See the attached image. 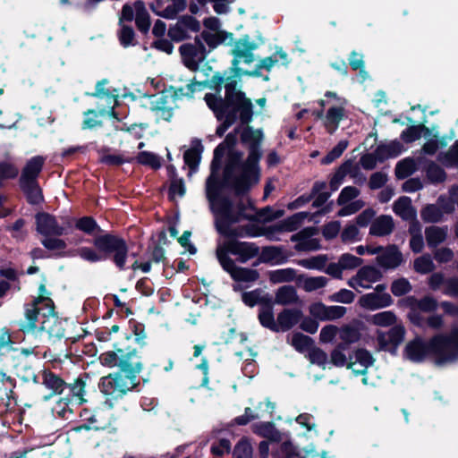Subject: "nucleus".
<instances>
[{"label":"nucleus","instance_id":"1a4fd4ad","mask_svg":"<svg viewBox=\"0 0 458 458\" xmlns=\"http://www.w3.org/2000/svg\"><path fill=\"white\" fill-rule=\"evenodd\" d=\"M93 244L100 252L114 253L113 260L115 266L121 270L125 268L128 248L122 238L107 233L96 237Z\"/></svg>","mask_w":458,"mask_h":458},{"label":"nucleus","instance_id":"9b49d317","mask_svg":"<svg viewBox=\"0 0 458 458\" xmlns=\"http://www.w3.org/2000/svg\"><path fill=\"white\" fill-rule=\"evenodd\" d=\"M135 20L138 30L142 33H147L150 28V17L146 9L145 4L141 0H138L133 4H125L123 6L120 23L123 21H131Z\"/></svg>","mask_w":458,"mask_h":458},{"label":"nucleus","instance_id":"b1692460","mask_svg":"<svg viewBox=\"0 0 458 458\" xmlns=\"http://www.w3.org/2000/svg\"><path fill=\"white\" fill-rule=\"evenodd\" d=\"M377 264L384 269H395L403 261V254L395 245H389L383 249L377 256Z\"/></svg>","mask_w":458,"mask_h":458},{"label":"nucleus","instance_id":"4c0bfd02","mask_svg":"<svg viewBox=\"0 0 458 458\" xmlns=\"http://www.w3.org/2000/svg\"><path fill=\"white\" fill-rule=\"evenodd\" d=\"M425 234L428 245L436 247L445 240L447 229L433 225L426 229Z\"/></svg>","mask_w":458,"mask_h":458},{"label":"nucleus","instance_id":"cd10ccee","mask_svg":"<svg viewBox=\"0 0 458 458\" xmlns=\"http://www.w3.org/2000/svg\"><path fill=\"white\" fill-rule=\"evenodd\" d=\"M281 62L283 64H288V55L282 48H276L272 56L261 59L257 64V69L254 72H249L248 75H259L261 69L271 70L277 63Z\"/></svg>","mask_w":458,"mask_h":458},{"label":"nucleus","instance_id":"774afa93","mask_svg":"<svg viewBox=\"0 0 458 458\" xmlns=\"http://www.w3.org/2000/svg\"><path fill=\"white\" fill-rule=\"evenodd\" d=\"M234 458H252V447L246 439L241 440L234 447Z\"/></svg>","mask_w":458,"mask_h":458},{"label":"nucleus","instance_id":"5fc2aeb1","mask_svg":"<svg viewBox=\"0 0 458 458\" xmlns=\"http://www.w3.org/2000/svg\"><path fill=\"white\" fill-rule=\"evenodd\" d=\"M151 110L155 113L157 119H160V117L169 120L172 117L171 108H166L164 106V98L158 97H154L151 101Z\"/></svg>","mask_w":458,"mask_h":458},{"label":"nucleus","instance_id":"a211bd4d","mask_svg":"<svg viewBox=\"0 0 458 458\" xmlns=\"http://www.w3.org/2000/svg\"><path fill=\"white\" fill-rule=\"evenodd\" d=\"M405 330L403 326L393 327L388 332H377V339L380 350L395 353L398 346L404 339Z\"/></svg>","mask_w":458,"mask_h":458},{"label":"nucleus","instance_id":"0eeeda50","mask_svg":"<svg viewBox=\"0 0 458 458\" xmlns=\"http://www.w3.org/2000/svg\"><path fill=\"white\" fill-rule=\"evenodd\" d=\"M228 254L236 256L238 261L245 263L259 254V248L252 242H238L235 240L218 242L216 255L221 266L223 259L233 261Z\"/></svg>","mask_w":458,"mask_h":458},{"label":"nucleus","instance_id":"49530a36","mask_svg":"<svg viewBox=\"0 0 458 458\" xmlns=\"http://www.w3.org/2000/svg\"><path fill=\"white\" fill-rule=\"evenodd\" d=\"M369 321L375 326L386 327L396 322V316L393 311L386 310L372 315Z\"/></svg>","mask_w":458,"mask_h":458},{"label":"nucleus","instance_id":"052dcab7","mask_svg":"<svg viewBox=\"0 0 458 458\" xmlns=\"http://www.w3.org/2000/svg\"><path fill=\"white\" fill-rule=\"evenodd\" d=\"M347 147V140H340L337 145L334 147L333 149L329 151L326 157H323L322 164L328 165L334 162L335 159L342 156Z\"/></svg>","mask_w":458,"mask_h":458},{"label":"nucleus","instance_id":"a19ab883","mask_svg":"<svg viewBox=\"0 0 458 458\" xmlns=\"http://www.w3.org/2000/svg\"><path fill=\"white\" fill-rule=\"evenodd\" d=\"M327 183L325 182H316L312 187L311 197L314 198L313 206L319 208L323 206L330 197V193L325 191Z\"/></svg>","mask_w":458,"mask_h":458},{"label":"nucleus","instance_id":"f3484780","mask_svg":"<svg viewBox=\"0 0 458 458\" xmlns=\"http://www.w3.org/2000/svg\"><path fill=\"white\" fill-rule=\"evenodd\" d=\"M221 267L225 271L230 274L231 277L236 282V284L233 285V289L234 291H240L242 289V283H253L259 277V272L257 270L237 267L234 261L223 259Z\"/></svg>","mask_w":458,"mask_h":458},{"label":"nucleus","instance_id":"7c9ffc66","mask_svg":"<svg viewBox=\"0 0 458 458\" xmlns=\"http://www.w3.org/2000/svg\"><path fill=\"white\" fill-rule=\"evenodd\" d=\"M44 161V157L40 156H37L30 159L22 171L21 182L36 181V178L42 169Z\"/></svg>","mask_w":458,"mask_h":458},{"label":"nucleus","instance_id":"f257e3e1","mask_svg":"<svg viewBox=\"0 0 458 458\" xmlns=\"http://www.w3.org/2000/svg\"><path fill=\"white\" fill-rule=\"evenodd\" d=\"M240 129H235L226 135L224 142L220 143L214 151L211 162V173L206 182V197L209 202V208L215 216V226L217 232L225 237L242 236V231L232 225L248 217L245 214L246 206L242 202L234 203L221 196L222 183L219 181L218 172L221 167L222 158L228 154V162L225 169V180L234 189L236 177L241 176L240 165L242 153L233 150L238 140Z\"/></svg>","mask_w":458,"mask_h":458},{"label":"nucleus","instance_id":"aec40b11","mask_svg":"<svg viewBox=\"0 0 458 458\" xmlns=\"http://www.w3.org/2000/svg\"><path fill=\"white\" fill-rule=\"evenodd\" d=\"M362 262L363 260L359 257L350 253H344L339 257L337 262L330 263L325 269V272L334 278L341 279L344 270L357 268Z\"/></svg>","mask_w":458,"mask_h":458},{"label":"nucleus","instance_id":"de8ad7c7","mask_svg":"<svg viewBox=\"0 0 458 458\" xmlns=\"http://www.w3.org/2000/svg\"><path fill=\"white\" fill-rule=\"evenodd\" d=\"M415 170V161L411 158H405L397 163L395 167V175L399 179H404L412 174Z\"/></svg>","mask_w":458,"mask_h":458},{"label":"nucleus","instance_id":"ea45409f","mask_svg":"<svg viewBox=\"0 0 458 458\" xmlns=\"http://www.w3.org/2000/svg\"><path fill=\"white\" fill-rule=\"evenodd\" d=\"M21 187L27 195V199L31 204H38L42 200L41 190L36 181L21 182Z\"/></svg>","mask_w":458,"mask_h":458},{"label":"nucleus","instance_id":"bb28decb","mask_svg":"<svg viewBox=\"0 0 458 458\" xmlns=\"http://www.w3.org/2000/svg\"><path fill=\"white\" fill-rule=\"evenodd\" d=\"M394 228V223L391 216L382 215L375 218L369 228V234L382 237L389 235Z\"/></svg>","mask_w":458,"mask_h":458},{"label":"nucleus","instance_id":"603ef678","mask_svg":"<svg viewBox=\"0 0 458 458\" xmlns=\"http://www.w3.org/2000/svg\"><path fill=\"white\" fill-rule=\"evenodd\" d=\"M438 160L445 166L458 167V140L454 142L452 148L445 153H440Z\"/></svg>","mask_w":458,"mask_h":458},{"label":"nucleus","instance_id":"e2e57ef3","mask_svg":"<svg viewBox=\"0 0 458 458\" xmlns=\"http://www.w3.org/2000/svg\"><path fill=\"white\" fill-rule=\"evenodd\" d=\"M424 128L422 125L410 126L402 132L401 139L406 143L413 142L421 137Z\"/></svg>","mask_w":458,"mask_h":458},{"label":"nucleus","instance_id":"79ce46f5","mask_svg":"<svg viewBox=\"0 0 458 458\" xmlns=\"http://www.w3.org/2000/svg\"><path fill=\"white\" fill-rule=\"evenodd\" d=\"M296 277L295 269L290 267L276 269L269 273V280L273 284L292 282L295 280Z\"/></svg>","mask_w":458,"mask_h":458},{"label":"nucleus","instance_id":"338daca9","mask_svg":"<svg viewBox=\"0 0 458 458\" xmlns=\"http://www.w3.org/2000/svg\"><path fill=\"white\" fill-rule=\"evenodd\" d=\"M299 454H296L295 447L293 444L288 441L282 443L278 449L273 454L275 458H293L294 456H299Z\"/></svg>","mask_w":458,"mask_h":458},{"label":"nucleus","instance_id":"09e8293b","mask_svg":"<svg viewBox=\"0 0 458 458\" xmlns=\"http://www.w3.org/2000/svg\"><path fill=\"white\" fill-rule=\"evenodd\" d=\"M339 337L342 344L347 347L348 344L356 343L360 337L359 330L351 326H344L339 328Z\"/></svg>","mask_w":458,"mask_h":458},{"label":"nucleus","instance_id":"473e14b6","mask_svg":"<svg viewBox=\"0 0 458 458\" xmlns=\"http://www.w3.org/2000/svg\"><path fill=\"white\" fill-rule=\"evenodd\" d=\"M394 212L404 220L413 219L416 212L411 206V200L409 197L403 196L399 198L393 207Z\"/></svg>","mask_w":458,"mask_h":458},{"label":"nucleus","instance_id":"a18cd8bd","mask_svg":"<svg viewBox=\"0 0 458 458\" xmlns=\"http://www.w3.org/2000/svg\"><path fill=\"white\" fill-rule=\"evenodd\" d=\"M291 345L299 352L309 351L312 346V339L301 333H294L289 339Z\"/></svg>","mask_w":458,"mask_h":458},{"label":"nucleus","instance_id":"7ed1b4c3","mask_svg":"<svg viewBox=\"0 0 458 458\" xmlns=\"http://www.w3.org/2000/svg\"><path fill=\"white\" fill-rule=\"evenodd\" d=\"M432 354L437 365L454 362L458 359V328L449 336L437 335L428 344L420 338L409 342L404 349V357L413 362L423 361Z\"/></svg>","mask_w":458,"mask_h":458},{"label":"nucleus","instance_id":"bf43d9fd","mask_svg":"<svg viewBox=\"0 0 458 458\" xmlns=\"http://www.w3.org/2000/svg\"><path fill=\"white\" fill-rule=\"evenodd\" d=\"M103 411H98L90 417L87 418L86 420L89 422V425L84 426L85 428H94V429H103L108 427L111 424L110 420H103Z\"/></svg>","mask_w":458,"mask_h":458},{"label":"nucleus","instance_id":"a878e982","mask_svg":"<svg viewBox=\"0 0 458 458\" xmlns=\"http://www.w3.org/2000/svg\"><path fill=\"white\" fill-rule=\"evenodd\" d=\"M302 318V311L299 309H284L277 315L276 332H285L293 327Z\"/></svg>","mask_w":458,"mask_h":458},{"label":"nucleus","instance_id":"c756f323","mask_svg":"<svg viewBox=\"0 0 458 458\" xmlns=\"http://www.w3.org/2000/svg\"><path fill=\"white\" fill-rule=\"evenodd\" d=\"M286 259L283 248L278 246L265 247L260 253V260L264 263L281 265L284 264Z\"/></svg>","mask_w":458,"mask_h":458},{"label":"nucleus","instance_id":"864d4df0","mask_svg":"<svg viewBox=\"0 0 458 458\" xmlns=\"http://www.w3.org/2000/svg\"><path fill=\"white\" fill-rule=\"evenodd\" d=\"M444 216L442 209L437 205H428L421 211V218L425 222L436 223L441 221Z\"/></svg>","mask_w":458,"mask_h":458},{"label":"nucleus","instance_id":"72a5a7b5","mask_svg":"<svg viewBox=\"0 0 458 458\" xmlns=\"http://www.w3.org/2000/svg\"><path fill=\"white\" fill-rule=\"evenodd\" d=\"M299 297L295 288L292 285H284L277 289L275 295V302L281 305L295 304Z\"/></svg>","mask_w":458,"mask_h":458},{"label":"nucleus","instance_id":"393cba45","mask_svg":"<svg viewBox=\"0 0 458 458\" xmlns=\"http://www.w3.org/2000/svg\"><path fill=\"white\" fill-rule=\"evenodd\" d=\"M374 359L369 352L364 349L357 350L353 356L350 357L348 368L355 375H364L367 369L372 366Z\"/></svg>","mask_w":458,"mask_h":458},{"label":"nucleus","instance_id":"5701e85b","mask_svg":"<svg viewBox=\"0 0 458 458\" xmlns=\"http://www.w3.org/2000/svg\"><path fill=\"white\" fill-rule=\"evenodd\" d=\"M37 231L43 236H61L65 233V227L60 225L55 217L47 213L36 216Z\"/></svg>","mask_w":458,"mask_h":458},{"label":"nucleus","instance_id":"c03bdc74","mask_svg":"<svg viewBox=\"0 0 458 458\" xmlns=\"http://www.w3.org/2000/svg\"><path fill=\"white\" fill-rule=\"evenodd\" d=\"M43 385L52 391V394H61L65 387L64 380L53 373H45Z\"/></svg>","mask_w":458,"mask_h":458},{"label":"nucleus","instance_id":"ddd939ff","mask_svg":"<svg viewBox=\"0 0 458 458\" xmlns=\"http://www.w3.org/2000/svg\"><path fill=\"white\" fill-rule=\"evenodd\" d=\"M360 194V191L354 186L343 188L336 200L337 205L342 207L337 212V216H348L360 210L365 206V202L357 199Z\"/></svg>","mask_w":458,"mask_h":458},{"label":"nucleus","instance_id":"f03ea898","mask_svg":"<svg viewBox=\"0 0 458 458\" xmlns=\"http://www.w3.org/2000/svg\"><path fill=\"white\" fill-rule=\"evenodd\" d=\"M236 85L235 80H225V99L211 93L205 96V101L208 107L219 121H223V123L216 129V134L220 137L237 119L242 123H248L253 115L250 99L247 98L243 92L238 90Z\"/></svg>","mask_w":458,"mask_h":458},{"label":"nucleus","instance_id":"8fccbe9b","mask_svg":"<svg viewBox=\"0 0 458 458\" xmlns=\"http://www.w3.org/2000/svg\"><path fill=\"white\" fill-rule=\"evenodd\" d=\"M242 300L247 306L254 307L264 301L270 300V298H268V294H263V292L260 289H256L243 293Z\"/></svg>","mask_w":458,"mask_h":458},{"label":"nucleus","instance_id":"13d9d810","mask_svg":"<svg viewBox=\"0 0 458 458\" xmlns=\"http://www.w3.org/2000/svg\"><path fill=\"white\" fill-rule=\"evenodd\" d=\"M308 357L312 364H316L323 369H325L326 365L328 363L327 354L318 347H311L309 350Z\"/></svg>","mask_w":458,"mask_h":458},{"label":"nucleus","instance_id":"423d86ee","mask_svg":"<svg viewBox=\"0 0 458 458\" xmlns=\"http://www.w3.org/2000/svg\"><path fill=\"white\" fill-rule=\"evenodd\" d=\"M262 41L250 38L245 35L237 40L233 38L231 55H233L232 66L237 75L247 74L248 72L240 67V64H251L255 60L254 51L259 48Z\"/></svg>","mask_w":458,"mask_h":458},{"label":"nucleus","instance_id":"3c124183","mask_svg":"<svg viewBox=\"0 0 458 458\" xmlns=\"http://www.w3.org/2000/svg\"><path fill=\"white\" fill-rule=\"evenodd\" d=\"M139 164L143 165H148L153 169H158L161 166L160 157L148 151H142L138 154L136 157H134Z\"/></svg>","mask_w":458,"mask_h":458},{"label":"nucleus","instance_id":"69168bd1","mask_svg":"<svg viewBox=\"0 0 458 458\" xmlns=\"http://www.w3.org/2000/svg\"><path fill=\"white\" fill-rule=\"evenodd\" d=\"M435 268L430 256H421L414 260V269L420 274H428Z\"/></svg>","mask_w":458,"mask_h":458},{"label":"nucleus","instance_id":"dca6fc26","mask_svg":"<svg viewBox=\"0 0 458 458\" xmlns=\"http://www.w3.org/2000/svg\"><path fill=\"white\" fill-rule=\"evenodd\" d=\"M382 278V273L374 266H363L357 273L349 278L348 285L357 292L369 289L372 284Z\"/></svg>","mask_w":458,"mask_h":458},{"label":"nucleus","instance_id":"412c9836","mask_svg":"<svg viewBox=\"0 0 458 458\" xmlns=\"http://www.w3.org/2000/svg\"><path fill=\"white\" fill-rule=\"evenodd\" d=\"M100 391L113 398H118L130 389L126 379L120 374L109 375L101 378Z\"/></svg>","mask_w":458,"mask_h":458},{"label":"nucleus","instance_id":"6ab92c4d","mask_svg":"<svg viewBox=\"0 0 458 458\" xmlns=\"http://www.w3.org/2000/svg\"><path fill=\"white\" fill-rule=\"evenodd\" d=\"M46 332L49 337L61 338L64 335L62 320L56 316L54 310V303L47 307L46 314H42L40 327L38 329V336Z\"/></svg>","mask_w":458,"mask_h":458},{"label":"nucleus","instance_id":"0e129e2a","mask_svg":"<svg viewBox=\"0 0 458 458\" xmlns=\"http://www.w3.org/2000/svg\"><path fill=\"white\" fill-rule=\"evenodd\" d=\"M411 290V285L406 278L394 280L391 284V292L394 296H403Z\"/></svg>","mask_w":458,"mask_h":458},{"label":"nucleus","instance_id":"6e6552de","mask_svg":"<svg viewBox=\"0 0 458 458\" xmlns=\"http://www.w3.org/2000/svg\"><path fill=\"white\" fill-rule=\"evenodd\" d=\"M52 305V300L40 296L31 303L25 305L24 319L20 322V329L25 334H32L38 336V329L42 314H46L47 307Z\"/></svg>","mask_w":458,"mask_h":458},{"label":"nucleus","instance_id":"2f4dec72","mask_svg":"<svg viewBox=\"0 0 458 458\" xmlns=\"http://www.w3.org/2000/svg\"><path fill=\"white\" fill-rule=\"evenodd\" d=\"M297 281L300 286L308 293L314 292L324 288L327 283L328 279L326 276H307L301 275L297 277Z\"/></svg>","mask_w":458,"mask_h":458},{"label":"nucleus","instance_id":"2eb2a0df","mask_svg":"<svg viewBox=\"0 0 458 458\" xmlns=\"http://www.w3.org/2000/svg\"><path fill=\"white\" fill-rule=\"evenodd\" d=\"M358 303L365 310H377L391 306L393 299L386 292V285L379 284L374 288L373 292L363 294L359 299Z\"/></svg>","mask_w":458,"mask_h":458},{"label":"nucleus","instance_id":"c9c22d12","mask_svg":"<svg viewBox=\"0 0 458 458\" xmlns=\"http://www.w3.org/2000/svg\"><path fill=\"white\" fill-rule=\"evenodd\" d=\"M259 320L264 327L276 332L278 327L277 319H275L274 310L271 305H263L259 308Z\"/></svg>","mask_w":458,"mask_h":458},{"label":"nucleus","instance_id":"680f3d73","mask_svg":"<svg viewBox=\"0 0 458 458\" xmlns=\"http://www.w3.org/2000/svg\"><path fill=\"white\" fill-rule=\"evenodd\" d=\"M134 157L123 154H109L101 157V162L109 165H119L124 163H131Z\"/></svg>","mask_w":458,"mask_h":458},{"label":"nucleus","instance_id":"f704fd0d","mask_svg":"<svg viewBox=\"0 0 458 458\" xmlns=\"http://www.w3.org/2000/svg\"><path fill=\"white\" fill-rule=\"evenodd\" d=\"M253 432L271 441L277 442L281 439L280 432L271 422H259L252 426Z\"/></svg>","mask_w":458,"mask_h":458},{"label":"nucleus","instance_id":"f8f14e48","mask_svg":"<svg viewBox=\"0 0 458 458\" xmlns=\"http://www.w3.org/2000/svg\"><path fill=\"white\" fill-rule=\"evenodd\" d=\"M100 359L104 365L108 367L118 366L122 370L129 373H139L142 368L135 352H128L126 357H124L122 350H118L117 352H109L102 354Z\"/></svg>","mask_w":458,"mask_h":458},{"label":"nucleus","instance_id":"20e7f679","mask_svg":"<svg viewBox=\"0 0 458 458\" xmlns=\"http://www.w3.org/2000/svg\"><path fill=\"white\" fill-rule=\"evenodd\" d=\"M241 139L243 143L249 145L250 152L246 161L240 165L241 176L235 178L234 191L238 195L246 192L259 181V161L261 157L259 145L263 140V132L261 130L246 127L241 133Z\"/></svg>","mask_w":458,"mask_h":458},{"label":"nucleus","instance_id":"e433bc0d","mask_svg":"<svg viewBox=\"0 0 458 458\" xmlns=\"http://www.w3.org/2000/svg\"><path fill=\"white\" fill-rule=\"evenodd\" d=\"M327 257L324 254H319L316 256H312L307 259H302L297 261L298 265L306 268L312 270H324L327 268Z\"/></svg>","mask_w":458,"mask_h":458},{"label":"nucleus","instance_id":"58836bf2","mask_svg":"<svg viewBox=\"0 0 458 458\" xmlns=\"http://www.w3.org/2000/svg\"><path fill=\"white\" fill-rule=\"evenodd\" d=\"M309 216L306 212L296 213L279 222L283 232L296 231Z\"/></svg>","mask_w":458,"mask_h":458},{"label":"nucleus","instance_id":"4be33fe9","mask_svg":"<svg viewBox=\"0 0 458 458\" xmlns=\"http://www.w3.org/2000/svg\"><path fill=\"white\" fill-rule=\"evenodd\" d=\"M316 229L307 227L291 236V241L295 242V250L298 251H312L320 249L319 241L314 238Z\"/></svg>","mask_w":458,"mask_h":458},{"label":"nucleus","instance_id":"4468645a","mask_svg":"<svg viewBox=\"0 0 458 458\" xmlns=\"http://www.w3.org/2000/svg\"><path fill=\"white\" fill-rule=\"evenodd\" d=\"M209 52V50L207 51L203 40L199 37L196 38L194 44H183L180 47L182 62L191 71L198 70Z\"/></svg>","mask_w":458,"mask_h":458},{"label":"nucleus","instance_id":"c85d7f7f","mask_svg":"<svg viewBox=\"0 0 458 458\" xmlns=\"http://www.w3.org/2000/svg\"><path fill=\"white\" fill-rule=\"evenodd\" d=\"M403 145L399 141L393 140L379 144L375 149V152L378 161L383 162L386 159L399 156L403 152Z\"/></svg>","mask_w":458,"mask_h":458},{"label":"nucleus","instance_id":"9d476101","mask_svg":"<svg viewBox=\"0 0 458 458\" xmlns=\"http://www.w3.org/2000/svg\"><path fill=\"white\" fill-rule=\"evenodd\" d=\"M206 28L199 38L208 45L209 51L220 45H231L233 43V33L220 30L221 21L216 17H208L203 21Z\"/></svg>","mask_w":458,"mask_h":458},{"label":"nucleus","instance_id":"4d7b16f0","mask_svg":"<svg viewBox=\"0 0 458 458\" xmlns=\"http://www.w3.org/2000/svg\"><path fill=\"white\" fill-rule=\"evenodd\" d=\"M70 392L72 394V400L78 404H81L85 402V383L82 379H76L72 385H70Z\"/></svg>","mask_w":458,"mask_h":458},{"label":"nucleus","instance_id":"37998d69","mask_svg":"<svg viewBox=\"0 0 458 458\" xmlns=\"http://www.w3.org/2000/svg\"><path fill=\"white\" fill-rule=\"evenodd\" d=\"M203 84L200 82H191L184 87L171 88L173 90L172 98L174 99H182L183 98H192L196 90H200Z\"/></svg>","mask_w":458,"mask_h":458},{"label":"nucleus","instance_id":"39448f33","mask_svg":"<svg viewBox=\"0 0 458 458\" xmlns=\"http://www.w3.org/2000/svg\"><path fill=\"white\" fill-rule=\"evenodd\" d=\"M325 97L327 100L320 99L318 103L322 108L328 105L327 111L324 114L323 110H318L314 112L313 114L317 118L322 119L326 131L333 134L338 129L341 121L347 117L346 106L348 101L332 91H327Z\"/></svg>","mask_w":458,"mask_h":458},{"label":"nucleus","instance_id":"6e6d98bb","mask_svg":"<svg viewBox=\"0 0 458 458\" xmlns=\"http://www.w3.org/2000/svg\"><path fill=\"white\" fill-rule=\"evenodd\" d=\"M170 4L165 7V13H163V18L165 19H174L176 15L182 12L187 5L186 0H169Z\"/></svg>","mask_w":458,"mask_h":458}]
</instances>
